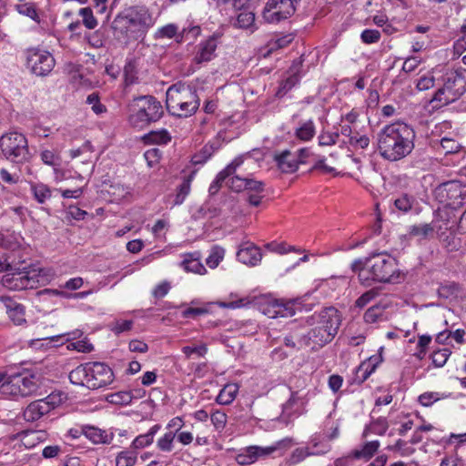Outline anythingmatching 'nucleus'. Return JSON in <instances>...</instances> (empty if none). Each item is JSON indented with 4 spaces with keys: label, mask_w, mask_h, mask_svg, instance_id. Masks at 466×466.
<instances>
[{
    "label": "nucleus",
    "mask_w": 466,
    "mask_h": 466,
    "mask_svg": "<svg viewBox=\"0 0 466 466\" xmlns=\"http://www.w3.org/2000/svg\"><path fill=\"white\" fill-rule=\"evenodd\" d=\"M218 47L217 38L210 36L205 41L200 42L194 56V62L202 64L211 61L216 56V49Z\"/></svg>",
    "instance_id": "18"
},
{
    "label": "nucleus",
    "mask_w": 466,
    "mask_h": 466,
    "mask_svg": "<svg viewBox=\"0 0 466 466\" xmlns=\"http://www.w3.org/2000/svg\"><path fill=\"white\" fill-rule=\"evenodd\" d=\"M176 437V434L172 431L167 432L164 434L163 437H161L157 442V448L166 452H169L173 450V441Z\"/></svg>",
    "instance_id": "58"
},
{
    "label": "nucleus",
    "mask_w": 466,
    "mask_h": 466,
    "mask_svg": "<svg viewBox=\"0 0 466 466\" xmlns=\"http://www.w3.org/2000/svg\"><path fill=\"white\" fill-rule=\"evenodd\" d=\"M189 213L194 220H199L218 217L220 209L216 206H190Z\"/></svg>",
    "instance_id": "27"
},
{
    "label": "nucleus",
    "mask_w": 466,
    "mask_h": 466,
    "mask_svg": "<svg viewBox=\"0 0 466 466\" xmlns=\"http://www.w3.org/2000/svg\"><path fill=\"white\" fill-rule=\"evenodd\" d=\"M55 59L48 51L31 49V72L38 76H46L55 66Z\"/></svg>",
    "instance_id": "13"
},
{
    "label": "nucleus",
    "mask_w": 466,
    "mask_h": 466,
    "mask_svg": "<svg viewBox=\"0 0 466 466\" xmlns=\"http://www.w3.org/2000/svg\"><path fill=\"white\" fill-rule=\"evenodd\" d=\"M441 147L445 154L457 153L461 148L460 144L456 140L448 137H443L441 140Z\"/></svg>",
    "instance_id": "62"
},
{
    "label": "nucleus",
    "mask_w": 466,
    "mask_h": 466,
    "mask_svg": "<svg viewBox=\"0 0 466 466\" xmlns=\"http://www.w3.org/2000/svg\"><path fill=\"white\" fill-rule=\"evenodd\" d=\"M435 225L425 223L410 227L409 237L417 238L419 241L430 239L434 234Z\"/></svg>",
    "instance_id": "26"
},
{
    "label": "nucleus",
    "mask_w": 466,
    "mask_h": 466,
    "mask_svg": "<svg viewBox=\"0 0 466 466\" xmlns=\"http://www.w3.org/2000/svg\"><path fill=\"white\" fill-rule=\"evenodd\" d=\"M238 386L236 383L226 384L216 398V402L220 405H229L236 399Z\"/></svg>",
    "instance_id": "28"
},
{
    "label": "nucleus",
    "mask_w": 466,
    "mask_h": 466,
    "mask_svg": "<svg viewBox=\"0 0 466 466\" xmlns=\"http://www.w3.org/2000/svg\"><path fill=\"white\" fill-rule=\"evenodd\" d=\"M338 132H323L319 136V146H332L335 145L339 138Z\"/></svg>",
    "instance_id": "64"
},
{
    "label": "nucleus",
    "mask_w": 466,
    "mask_h": 466,
    "mask_svg": "<svg viewBox=\"0 0 466 466\" xmlns=\"http://www.w3.org/2000/svg\"><path fill=\"white\" fill-rule=\"evenodd\" d=\"M313 454V452L309 451V448H297L291 453L289 461L290 464H298Z\"/></svg>",
    "instance_id": "60"
},
{
    "label": "nucleus",
    "mask_w": 466,
    "mask_h": 466,
    "mask_svg": "<svg viewBox=\"0 0 466 466\" xmlns=\"http://www.w3.org/2000/svg\"><path fill=\"white\" fill-rule=\"evenodd\" d=\"M199 107V100H194L189 102H179L167 104V111L176 116L178 117H188L196 113L198 108Z\"/></svg>",
    "instance_id": "21"
},
{
    "label": "nucleus",
    "mask_w": 466,
    "mask_h": 466,
    "mask_svg": "<svg viewBox=\"0 0 466 466\" xmlns=\"http://www.w3.org/2000/svg\"><path fill=\"white\" fill-rule=\"evenodd\" d=\"M130 124L140 128L157 121L163 115L161 103L152 96L135 97L130 104Z\"/></svg>",
    "instance_id": "5"
},
{
    "label": "nucleus",
    "mask_w": 466,
    "mask_h": 466,
    "mask_svg": "<svg viewBox=\"0 0 466 466\" xmlns=\"http://www.w3.org/2000/svg\"><path fill=\"white\" fill-rule=\"evenodd\" d=\"M45 403L49 406V411L61 405L66 400V394L62 391H53L42 398Z\"/></svg>",
    "instance_id": "45"
},
{
    "label": "nucleus",
    "mask_w": 466,
    "mask_h": 466,
    "mask_svg": "<svg viewBox=\"0 0 466 466\" xmlns=\"http://www.w3.org/2000/svg\"><path fill=\"white\" fill-rule=\"evenodd\" d=\"M242 163L239 158L234 159L229 165H228L222 171H220L215 180L211 183L208 188L210 195H215L219 190L222 183L236 171V168Z\"/></svg>",
    "instance_id": "23"
},
{
    "label": "nucleus",
    "mask_w": 466,
    "mask_h": 466,
    "mask_svg": "<svg viewBox=\"0 0 466 466\" xmlns=\"http://www.w3.org/2000/svg\"><path fill=\"white\" fill-rule=\"evenodd\" d=\"M315 134L316 127L312 119L300 122L295 130V137L304 142L311 140Z\"/></svg>",
    "instance_id": "29"
},
{
    "label": "nucleus",
    "mask_w": 466,
    "mask_h": 466,
    "mask_svg": "<svg viewBox=\"0 0 466 466\" xmlns=\"http://www.w3.org/2000/svg\"><path fill=\"white\" fill-rule=\"evenodd\" d=\"M307 400L299 391H292L289 399L282 405V418L287 421L306 412Z\"/></svg>",
    "instance_id": "15"
},
{
    "label": "nucleus",
    "mask_w": 466,
    "mask_h": 466,
    "mask_svg": "<svg viewBox=\"0 0 466 466\" xmlns=\"http://www.w3.org/2000/svg\"><path fill=\"white\" fill-rule=\"evenodd\" d=\"M233 25L240 29H250L253 32L256 29L255 14L246 10L240 12L234 21Z\"/></svg>",
    "instance_id": "33"
},
{
    "label": "nucleus",
    "mask_w": 466,
    "mask_h": 466,
    "mask_svg": "<svg viewBox=\"0 0 466 466\" xmlns=\"http://www.w3.org/2000/svg\"><path fill=\"white\" fill-rule=\"evenodd\" d=\"M32 190L34 191L35 198L40 203H43L51 198L60 197V190H51L46 185L44 184L35 185Z\"/></svg>",
    "instance_id": "32"
},
{
    "label": "nucleus",
    "mask_w": 466,
    "mask_h": 466,
    "mask_svg": "<svg viewBox=\"0 0 466 466\" xmlns=\"http://www.w3.org/2000/svg\"><path fill=\"white\" fill-rule=\"evenodd\" d=\"M148 138L151 142L159 145H167L171 141V135L166 129L152 131L148 134Z\"/></svg>",
    "instance_id": "51"
},
{
    "label": "nucleus",
    "mask_w": 466,
    "mask_h": 466,
    "mask_svg": "<svg viewBox=\"0 0 466 466\" xmlns=\"http://www.w3.org/2000/svg\"><path fill=\"white\" fill-rule=\"evenodd\" d=\"M49 412V406L42 398L31 401V421L40 419Z\"/></svg>",
    "instance_id": "41"
},
{
    "label": "nucleus",
    "mask_w": 466,
    "mask_h": 466,
    "mask_svg": "<svg viewBox=\"0 0 466 466\" xmlns=\"http://www.w3.org/2000/svg\"><path fill=\"white\" fill-rule=\"evenodd\" d=\"M238 261L249 266H257L262 258L260 248L249 241L243 242L237 252Z\"/></svg>",
    "instance_id": "17"
},
{
    "label": "nucleus",
    "mask_w": 466,
    "mask_h": 466,
    "mask_svg": "<svg viewBox=\"0 0 466 466\" xmlns=\"http://www.w3.org/2000/svg\"><path fill=\"white\" fill-rule=\"evenodd\" d=\"M180 266L187 272L203 275L207 272L205 266L200 262V255L198 252L186 254Z\"/></svg>",
    "instance_id": "24"
},
{
    "label": "nucleus",
    "mask_w": 466,
    "mask_h": 466,
    "mask_svg": "<svg viewBox=\"0 0 466 466\" xmlns=\"http://www.w3.org/2000/svg\"><path fill=\"white\" fill-rule=\"evenodd\" d=\"M268 314L270 318H288L295 314V309L291 303L275 302L271 306V309H268Z\"/></svg>",
    "instance_id": "35"
},
{
    "label": "nucleus",
    "mask_w": 466,
    "mask_h": 466,
    "mask_svg": "<svg viewBox=\"0 0 466 466\" xmlns=\"http://www.w3.org/2000/svg\"><path fill=\"white\" fill-rule=\"evenodd\" d=\"M350 146H352L356 149H364L367 148L370 145V138L366 135H360L359 132L356 133V136L351 137L349 140Z\"/></svg>",
    "instance_id": "63"
},
{
    "label": "nucleus",
    "mask_w": 466,
    "mask_h": 466,
    "mask_svg": "<svg viewBox=\"0 0 466 466\" xmlns=\"http://www.w3.org/2000/svg\"><path fill=\"white\" fill-rule=\"evenodd\" d=\"M455 206H438V208L433 211L435 217L442 221H450L455 217Z\"/></svg>",
    "instance_id": "52"
},
{
    "label": "nucleus",
    "mask_w": 466,
    "mask_h": 466,
    "mask_svg": "<svg viewBox=\"0 0 466 466\" xmlns=\"http://www.w3.org/2000/svg\"><path fill=\"white\" fill-rule=\"evenodd\" d=\"M383 312L384 310L381 307L372 306L365 311L363 319L366 323H376L382 319Z\"/></svg>",
    "instance_id": "49"
},
{
    "label": "nucleus",
    "mask_w": 466,
    "mask_h": 466,
    "mask_svg": "<svg viewBox=\"0 0 466 466\" xmlns=\"http://www.w3.org/2000/svg\"><path fill=\"white\" fill-rule=\"evenodd\" d=\"M81 432L94 444H109L114 439V434L91 425H84Z\"/></svg>",
    "instance_id": "20"
},
{
    "label": "nucleus",
    "mask_w": 466,
    "mask_h": 466,
    "mask_svg": "<svg viewBox=\"0 0 466 466\" xmlns=\"http://www.w3.org/2000/svg\"><path fill=\"white\" fill-rule=\"evenodd\" d=\"M66 216L67 218L71 217L76 220H84L89 218H93V215L89 214L85 210L80 209L79 206H68Z\"/></svg>",
    "instance_id": "61"
},
{
    "label": "nucleus",
    "mask_w": 466,
    "mask_h": 466,
    "mask_svg": "<svg viewBox=\"0 0 466 466\" xmlns=\"http://www.w3.org/2000/svg\"><path fill=\"white\" fill-rule=\"evenodd\" d=\"M461 289V286L458 283L447 282L440 286L438 289V294L443 299H450L451 297L458 296Z\"/></svg>",
    "instance_id": "42"
},
{
    "label": "nucleus",
    "mask_w": 466,
    "mask_h": 466,
    "mask_svg": "<svg viewBox=\"0 0 466 466\" xmlns=\"http://www.w3.org/2000/svg\"><path fill=\"white\" fill-rule=\"evenodd\" d=\"M375 371L371 366H369L368 361H363L357 368L356 370V380H358V383L361 384Z\"/></svg>",
    "instance_id": "56"
},
{
    "label": "nucleus",
    "mask_w": 466,
    "mask_h": 466,
    "mask_svg": "<svg viewBox=\"0 0 466 466\" xmlns=\"http://www.w3.org/2000/svg\"><path fill=\"white\" fill-rule=\"evenodd\" d=\"M218 149L215 143L205 145L202 149L192 157V162L195 165L206 163L213 154Z\"/></svg>",
    "instance_id": "38"
},
{
    "label": "nucleus",
    "mask_w": 466,
    "mask_h": 466,
    "mask_svg": "<svg viewBox=\"0 0 466 466\" xmlns=\"http://www.w3.org/2000/svg\"><path fill=\"white\" fill-rule=\"evenodd\" d=\"M388 422L386 419L380 418L377 420L370 423L369 426L363 431L362 437L366 438L370 433H374L377 435H383L388 430Z\"/></svg>",
    "instance_id": "40"
},
{
    "label": "nucleus",
    "mask_w": 466,
    "mask_h": 466,
    "mask_svg": "<svg viewBox=\"0 0 466 466\" xmlns=\"http://www.w3.org/2000/svg\"><path fill=\"white\" fill-rule=\"evenodd\" d=\"M380 445L379 441H367L360 449L353 450L350 456L355 460L369 461L378 451Z\"/></svg>",
    "instance_id": "25"
},
{
    "label": "nucleus",
    "mask_w": 466,
    "mask_h": 466,
    "mask_svg": "<svg viewBox=\"0 0 466 466\" xmlns=\"http://www.w3.org/2000/svg\"><path fill=\"white\" fill-rule=\"evenodd\" d=\"M294 0H268L263 10L265 23L278 24L289 18L295 13Z\"/></svg>",
    "instance_id": "10"
},
{
    "label": "nucleus",
    "mask_w": 466,
    "mask_h": 466,
    "mask_svg": "<svg viewBox=\"0 0 466 466\" xmlns=\"http://www.w3.org/2000/svg\"><path fill=\"white\" fill-rule=\"evenodd\" d=\"M160 425L156 424L153 427L149 429V431L145 434H140L132 442V446L135 449H142L145 447L149 446L153 441L155 435L157 433V431L160 430Z\"/></svg>",
    "instance_id": "34"
},
{
    "label": "nucleus",
    "mask_w": 466,
    "mask_h": 466,
    "mask_svg": "<svg viewBox=\"0 0 466 466\" xmlns=\"http://www.w3.org/2000/svg\"><path fill=\"white\" fill-rule=\"evenodd\" d=\"M210 420L215 430L221 432L227 425L228 416L224 411L217 410L210 414Z\"/></svg>",
    "instance_id": "50"
},
{
    "label": "nucleus",
    "mask_w": 466,
    "mask_h": 466,
    "mask_svg": "<svg viewBox=\"0 0 466 466\" xmlns=\"http://www.w3.org/2000/svg\"><path fill=\"white\" fill-rule=\"evenodd\" d=\"M351 269L358 273L360 283L369 287L372 282H390L397 271V261L386 253H374L365 261L355 260Z\"/></svg>",
    "instance_id": "3"
},
{
    "label": "nucleus",
    "mask_w": 466,
    "mask_h": 466,
    "mask_svg": "<svg viewBox=\"0 0 466 466\" xmlns=\"http://www.w3.org/2000/svg\"><path fill=\"white\" fill-rule=\"evenodd\" d=\"M88 380L86 387L96 390L111 384L114 373L109 366L102 362H87Z\"/></svg>",
    "instance_id": "11"
},
{
    "label": "nucleus",
    "mask_w": 466,
    "mask_h": 466,
    "mask_svg": "<svg viewBox=\"0 0 466 466\" xmlns=\"http://www.w3.org/2000/svg\"><path fill=\"white\" fill-rule=\"evenodd\" d=\"M178 27L175 24L166 25L157 30L155 33V38H173L177 35Z\"/></svg>",
    "instance_id": "53"
},
{
    "label": "nucleus",
    "mask_w": 466,
    "mask_h": 466,
    "mask_svg": "<svg viewBox=\"0 0 466 466\" xmlns=\"http://www.w3.org/2000/svg\"><path fill=\"white\" fill-rule=\"evenodd\" d=\"M125 83L127 86L134 85L137 82V66L135 61L127 62L124 66Z\"/></svg>",
    "instance_id": "46"
},
{
    "label": "nucleus",
    "mask_w": 466,
    "mask_h": 466,
    "mask_svg": "<svg viewBox=\"0 0 466 466\" xmlns=\"http://www.w3.org/2000/svg\"><path fill=\"white\" fill-rule=\"evenodd\" d=\"M0 392L14 397L27 396L29 394V374L23 372L8 375L7 380L0 386Z\"/></svg>",
    "instance_id": "12"
},
{
    "label": "nucleus",
    "mask_w": 466,
    "mask_h": 466,
    "mask_svg": "<svg viewBox=\"0 0 466 466\" xmlns=\"http://www.w3.org/2000/svg\"><path fill=\"white\" fill-rule=\"evenodd\" d=\"M438 238H439L440 242L441 243L442 247L448 252L457 251L461 247V238H459L455 234H453L451 232L438 233Z\"/></svg>",
    "instance_id": "31"
},
{
    "label": "nucleus",
    "mask_w": 466,
    "mask_h": 466,
    "mask_svg": "<svg viewBox=\"0 0 466 466\" xmlns=\"http://www.w3.org/2000/svg\"><path fill=\"white\" fill-rule=\"evenodd\" d=\"M299 68L300 63H293L287 73V76L279 82V88L276 92L278 97L285 96L294 86H296L299 80Z\"/></svg>",
    "instance_id": "19"
},
{
    "label": "nucleus",
    "mask_w": 466,
    "mask_h": 466,
    "mask_svg": "<svg viewBox=\"0 0 466 466\" xmlns=\"http://www.w3.org/2000/svg\"><path fill=\"white\" fill-rule=\"evenodd\" d=\"M78 14L82 16L83 24L87 29H95L97 26V20L90 7L80 8Z\"/></svg>",
    "instance_id": "48"
},
{
    "label": "nucleus",
    "mask_w": 466,
    "mask_h": 466,
    "mask_svg": "<svg viewBox=\"0 0 466 466\" xmlns=\"http://www.w3.org/2000/svg\"><path fill=\"white\" fill-rule=\"evenodd\" d=\"M156 23L151 12L143 5H134L118 13L112 22V28L123 36L144 35Z\"/></svg>",
    "instance_id": "4"
},
{
    "label": "nucleus",
    "mask_w": 466,
    "mask_h": 466,
    "mask_svg": "<svg viewBox=\"0 0 466 466\" xmlns=\"http://www.w3.org/2000/svg\"><path fill=\"white\" fill-rule=\"evenodd\" d=\"M23 267V271L6 273L2 278V284L9 289L23 290L29 285V271Z\"/></svg>",
    "instance_id": "16"
},
{
    "label": "nucleus",
    "mask_w": 466,
    "mask_h": 466,
    "mask_svg": "<svg viewBox=\"0 0 466 466\" xmlns=\"http://www.w3.org/2000/svg\"><path fill=\"white\" fill-rule=\"evenodd\" d=\"M132 399L133 395L130 391H118L108 396V400L117 405H127Z\"/></svg>",
    "instance_id": "55"
},
{
    "label": "nucleus",
    "mask_w": 466,
    "mask_h": 466,
    "mask_svg": "<svg viewBox=\"0 0 466 466\" xmlns=\"http://www.w3.org/2000/svg\"><path fill=\"white\" fill-rule=\"evenodd\" d=\"M451 353V350L447 348L434 350L431 355L432 363L436 367H439V368L443 367L445 365V363L447 362Z\"/></svg>",
    "instance_id": "57"
},
{
    "label": "nucleus",
    "mask_w": 466,
    "mask_h": 466,
    "mask_svg": "<svg viewBox=\"0 0 466 466\" xmlns=\"http://www.w3.org/2000/svg\"><path fill=\"white\" fill-rule=\"evenodd\" d=\"M137 460V453L135 451H123L116 455V466H134Z\"/></svg>",
    "instance_id": "47"
},
{
    "label": "nucleus",
    "mask_w": 466,
    "mask_h": 466,
    "mask_svg": "<svg viewBox=\"0 0 466 466\" xmlns=\"http://www.w3.org/2000/svg\"><path fill=\"white\" fill-rule=\"evenodd\" d=\"M227 184L233 191H248L249 204H262L272 200L270 198L271 190L269 188H265V185L261 181L235 176L229 177Z\"/></svg>",
    "instance_id": "7"
},
{
    "label": "nucleus",
    "mask_w": 466,
    "mask_h": 466,
    "mask_svg": "<svg viewBox=\"0 0 466 466\" xmlns=\"http://www.w3.org/2000/svg\"><path fill=\"white\" fill-rule=\"evenodd\" d=\"M293 35L291 34H288L270 40L268 43V54L288 46L293 41Z\"/></svg>",
    "instance_id": "44"
},
{
    "label": "nucleus",
    "mask_w": 466,
    "mask_h": 466,
    "mask_svg": "<svg viewBox=\"0 0 466 466\" xmlns=\"http://www.w3.org/2000/svg\"><path fill=\"white\" fill-rule=\"evenodd\" d=\"M0 147L4 156L16 163L25 159L28 154V142L25 136L18 132H9L0 138Z\"/></svg>",
    "instance_id": "8"
},
{
    "label": "nucleus",
    "mask_w": 466,
    "mask_h": 466,
    "mask_svg": "<svg viewBox=\"0 0 466 466\" xmlns=\"http://www.w3.org/2000/svg\"><path fill=\"white\" fill-rule=\"evenodd\" d=\"M451 396V393L438 392V391H427L420 394L418 397V401L424 407H430L435 402L445 400Z\"/></svg>",
    "instance_id": "36"
},
{
    "label": "nucleus",
    "mask_w": 466,
    "mask_h": 466,
    "mask_svg": "<svg viewBox=\"0 0 466 466\" xmlns=\"http://www.w3.org/2000/svg\"><path fill=\"white\" fill-rule=\"evenodd\" d=\"M441 81L442 86L436 91L432 101L445 106L455 102L466 92V69L448 71Z\"/></svg>",
    "instance_id": "6"
},
{
    "label": "nucleus",
    "mask_w": 466,
    "mask_h": 466,
    "mask_svg": "<svg viewBox=\"0 0 466 466\" xmlns=\"http://www.w3.org/2000/svg\"><path fill=\"white\" fill-rule=\"evenodd\" d=\"M31 289L35 288L34 284L46 285L50 280V274L45 268H36L31 265Z\"/></svg>",
    "instance_id": "39"
},
{
    "label": "nucleus",
    "mask_w": 466,
    "mask_h": 466,
    "mask_svg": "<svg viewBox=\"0 0 466 466\" xmlns=\"http://www.w3.org/2000/svg\"><path fill=\"white\" fill-rule=\"evenodd\" d=\"M306 322L316 327L302 335L299 344L315 350L322 348L335 338L341 324V316L336 308L326 307L308 317Z\"/></svg>",
    "instance_id": "2"
},
{
    "label": "nucleus",
    "mask_w": 466,
    "mask_h": 466,
    "mask_svg": "<svg viewBox=\"0 0 466 466\" xmlns=\"http://www.w3.org/2000/svg\"><path fill=\"white\" fill-rule=\"evenodd\" d=\"M5 307L7 314L14 324L22 325L26 323V309L24 305L11 299H7Z\"/></svg>",
    "instance_id": "22"
},
{
    "label": "nucleus",
    "mask_w": 466,
    "mask_h": 466,
    "mask_svg": "<svg viewBox=\"0 0 466 466\" xmlns=\"http://www.w3.org/2000/svg\"><path fill=\"white\" fill-rule=\"evenodd\" d=\"M292 439L286 438L274 445L268 447H260V446H248L240 451V452L236 456V461L239 465H250L259 459H264L271 455L277 450L281 448H288L291 446Z\"/></svg>",
    "instance_id": "9"
},
{
    "label": "nucleus",
    "mask_w": 466,
    "mask_h": 466,
    "mask_svg": "<svg viewBox=\"0 0 466 466\" xmlns=\"http://www.w3.org/2000/svg\"><path fill=\"white\" fill-rule=\"evenodd\" d=\"M276 161L282 172L292 173L298 168L296 157L289 151H284L277 156Z\"/></svg>",
    "instance_id": "30"
},
{
    "label": "nucleus",
    "mask_w": 466,
    "mask_h": 466,
    "mask_svg": "<svg viewBox=\"0 0 466 466\" xmlns=\"http://www.w3.org/2000/svg\"><path fill=\"white\" fill-rule=\"evenodd\" d=\"M195 172H192L189 176L184 178L183 182L178 187V191L176 196L175 204H182L190 192V183L193 179Z\"/></svg>",
    "instance_id": "43"
},
{
    "label": "nucleus",
    "mask_w": 466,
    "mask_h": 466,
    "mask_svg": "<svg viewBox=\"0 0 466 466\" xmlns=\"http://www.w3.org/2000/svg\"><path fill=\"white\" fill-rule=\"evenodd\" d=\"M415 137L412 127L404 122L386 125L377 135L380 155L389 161L404 158L412 152Z\"/></svg>",
    "instance_id": "1"
},
{
    "label": "nucleus",
    "mask_w": 466,
    "mask_h": 466,
    "mask_svg": "<svg viewBox=\"0 0 466 466\" xmlns=\"http://www.w3.org/2000/svg\"><path fill=\"white\" fill-rule=\"evenodd\" d=\"M199 100L197 91L189 86L184 84H175L168 87L167 91L166 104L191 102Z\"/></svg>",
    "instance_id": "14"
},
{
    "label": "nucleus",
    "mask_w": 466,
    "mask_h": 466,
    "mask_svg": "<svg viewBox=\"0 0 466 466\" xmlns=\"http://www.w3.org/2000/svg\"><path fill=\"white\" fill-rule=\"evenodd\" d=\"M387 450L399 451L401 456L411 455L415 449L407 445V442L401 439H399L394 445H390Z\"/></svg>",
    "instance_id": "59"
},
{
    "label": "nucleus",
    "mask_w": 466,
    "mask_h": 466,
    "mask_svg": "<svg viewBox=\"0 0 466 466\" xmlns=\"http://www.w3.org/2000/svg\"><path fill=\"white\" fill-rule=\"evenodd\" d=\"M224 249L220 247H214L212 249H211V252L209 254V256L206 258V263L207 265L211 268H215L216 267H218V265L219 264V262L223 259L224 258Z\"/></svg>",
    "instance_id": "54"
},
{
    "label": "nucleus",
    "mask_w": 466,
    "mask_h": 466,
    "mask_svg": "<svg viewBox=\"0 0 466 466\" xmlns=\"http://www.w3.org/2000/svg\"><path fill=\"white\" fill-rule=\"evenodd\" d=\"M87 363L81 364L69 373V380L75 385L86 386L88 380Z\"/></svg>",
    "instance_id": "37"
}]
</instances>
